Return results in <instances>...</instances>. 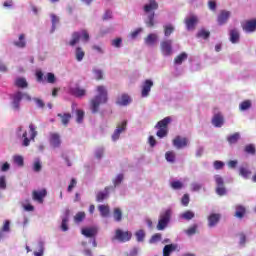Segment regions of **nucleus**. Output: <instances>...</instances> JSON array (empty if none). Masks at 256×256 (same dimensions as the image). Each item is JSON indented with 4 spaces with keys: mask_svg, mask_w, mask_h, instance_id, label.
Listing matches in <instances>:
<instances>
[{
    "mask_svg": "<svg viewBox=\"0 0 256 256\" xmlns=\"http://www.w3.org/2000/svg\"><path fill=\"white\" fill-rule=\"evenodd\" d=\"M85 217H86L85 212H78L74 216V223H83V221L85 220Z\"/></svg>",
    "mask_w": 256,
    "mask_h": 256,
    "instance_id": "44",
    "label": "nucleus"
},
{
    "mask_svg": "<svg viewBox=\"0 0 256 256\" xmlns=\"http://www.w3.org/2000/svg\"><path fill=\"white\" fill-rule=\"evenodd\" d=\"M197 227V224H194L193 226L185 230L186 235H188L189 237L195 235V233H197Z\"/></svg>",
    "mask_w": 256,
    "mask_h": 256,
    "instance_id": "47",
    "label": "nucleus"
},
{
    "mask_svg": "<svg viewBox=\"0 0 256 256\" xmlns=\"http://www.w3.org/2000/svg\"><path fill=\"white\" fill-rule=\"evenodd\" d=\"M13 45H15V47H18L19 49H25V47H27V42L25 41V34H20L18 40L13 42Z\"/></svg>",
    "mask_w": 256,
    "mask_h": 256,
    "instance_id": "25",
    "label": "nucleus"
},
{
    "mask_svg": "<svg viewBox=\"0 0 256 256\" xmlns=\"http://www.w3.org/2000/svg\"><path fill=\"white\" fill-rule=\"evenodd\" d=\"M121 43H123V39L121 38H116L114 40H112V46L116 47L117 49H119V47H121Z\"/></svg>",
    "mask_w": 256,
    "mask_h": 256,
    "instance_id": "57",
    "label": "nucleus"
},
{
    "mask_svg": "<svg viewBox=\"0 0 256 256\" xmlns=\"http://www.w3.org/2000/svg\"><path fill=\"white\" fill-rule=\"evenodd\" d=\"M172 143L176 147V149H184V147H187V145H189V139H187V137L176 136L172 140Z\"/></svg>",
    "mask_w": 256,
    "mask_h": 256,
    "instance_id": "9",
    "label": "nucleus"
},
{
    "mask_svg": "<svg viewBox=\"0 0 256 256\" xmlns=\"http://www.w3.org/2000/svg\"><path fill=\"white\" fill-rule=\"evenodd\" d=\"M75 187H77V180L75 178H72L70 184L68 185V192L71 193V191H73Z\"/></svg>",
    "mask_w": 256,
    "mask_h": 256,
    "instance_id": "56",
    "label": "nucleus"
},
{
    "mask_svg": "<svg viewBox=\"0 0 256 256\" xmlns=\"http://www.w3.org/2000/svg\"><path fill=\"white\" fill-rule=\"evenodd\" d=\"M114 221L117 223L121 222L123 219V212L121 211V208H115L113 212Z\"/></svg>",
    "mask_w": 256,
    "mask_h": 256,
    "instance_id": "34",
    "label": "nucleus"
},
{
    "mask_svg": "<svg viewBox=\"0 0 256 256\" xmlns=\"http://www.w3.org/2000/svg\"><path fill=\"white\" fill-rule=\"evenodd\" d=\"M240 138H241V135L239 134V132H236L228 136L227 141L230 145H235V143H237V141H239Z\"/></svg>",
    "mask_w": 256,
    "mask_h": 256,
    "instance_id": "33",
    "label": "nucleus"
},
{
    "mask_svg": "<svg viewBox=\"0 0 256 256\" xmlns=\"http://www.w3.org/2000/svg\"><path fill=\"white\" fill-rule=\"evenodd\" d=\"M13 109H15L16 111H19L20 107H21V101L23 100V92L18 91L16 93L13 94Z\"/></svg>",
    "mask_w": 256,
    "mask_h": 256,
    "instance_id": "11",
    "label": "nucleus"
},
{
    "mask_svg": "<svg viewBox=\"0 0 256 256\" xmlns=\"http://www.w3.org/2000/svg\"><path fill=\"white\" fill-rule=\"evenodd\" d=\"M243 30L247 31V33H253V31H256V19L246 21L243 26Z\"/></svg>",
    "mask_w": 256,
    "mask_h": 256,
    "instance_id": "22",
    "label": "nucleus"
},
{
    "mask_svg": "<svg viewBox=\"0 0 256 256\" xmlns=\"http://www.w3.org/2000/svg\"><path fill=\"white\" fill-rule=\"evenodd\" d=\"M173 251H177L176 244L165 245L163 248V256H171V253H173Z\"/></svg>",
    "mask_w": 256,
    "mask_h": 256,
    "instance_id": "26",
    "label": "nucleus"
},
{
    "mask_svg": "<svg viewBox=\"0 0 256 256\" xmlns=\"http://www.w3.org/2000/svg\"><path fill=\"white\" fill-rule=\"evenodd\" d=\"M51 21H52V31H55L58 23H59V18L57 15L52 14L51 15Z\"/></svg>",
    "mask_w": 256,
    "mask_h": 256,
    "instance_id": "50",
    "label": "nucleus"
},
{
    "mask_svg": "<svg viewBox=\"0 0 256 256\" xmlns=\"http://www.w3.org/2000/svg\"><path fill=\"white\" fill-rule=\"evenodd\" d=\"M96 91L98 94L89 101L90 110L93 114L99 113V107H101V105H105V103L109 101V93L105 86H97Z\"/></svg>",
    "mask_w": 256,
    "mask_h": 256,
    "instance_id": "1",
    "label": "nucleus"
},
{
    "mask_svg": "<svg viewBox=\"0 0 256 256\" xmlns=\"http://www.w3.org/2000/svg\"><path fill=\"white\" fill-rule=\"evenodd\" d=\"M229 17H231V12L222 10L217 18L218 25H225L229 21Z\"/></svg>",
    "mask_w": 256,
    "mask_h": 256,
    "instance_id": "13",
    "label": "nucleus"
},
{
    "mask_svg": "<svg viewBox=\"0 0 256 256\" xmlns=\"http://www.w3.org/2000/svg\"><path fill=\"white\" fill-rule=\"evenodd\" d=\"M131 237H133V233H131L130 231H123L121 229H117L112 240L119 241L120 243H127V241H131Z\"/></svg>",
    "mask_w": 256,
    "mask_h": 256,
    "instance_id": "5",
    "label": "nucleus"
},
{
    "mask_svg": "<svg viewBox=\"0 0 256 256\" xmlns=\"http://www.w3.org/2000/svg\"><path fill=\"white\" fill-rule=\"evenodd\" d=\"M70 93L74 97L81 99V97H85V95H87V90H85L79 86H76V87L70 89Z\"/></svg>",
    "mask_w": 256,
    "mask_h": 256,
    "instance_id": "16",
    "label": "nucleus"
},
{
    "mask_svg": "<svg viewBox=\"0 0 256 256\" xmlns=\"http://www.w3.org/2000/svg\"><path fill=\"white\" fill-rule=\"evenodd\" d=\"M186 59H187V53L182 52L181 54H179L174 58V63L176 65H181L183 61H186Z\"/></svg>",
    "mask_w": 256,
    "mask_h": 256,
    "instance_id": "35",
    "label": "nucleus"
},
{
    "mask_svg": "<svg viewBox=\"0 0 256 256\" xmlns=\"http://www.w3.org/2000/svg\"><path fill=\"white\" fill-rule=\"evenodd\" d=\"M14 163H16V165H18L19 167H23L24 165L23 156H14Z\"/></svg>",
    "mask_w": 256,
    "mask_h": 256,
    "instance_id": "54",
    "label": "nucleus"
},
{
    "mask_svg": "<svg viewBox=\"0 0 256 256\" xmlns=\"http://www.w3.org/2000/svg\"><path fill=\"white\" fill-rule=\"evenodd\" d=\"M15 86L19 89H27V87H29V84L27 83V80L25 78H17L15 80Z\"/></svg>",
    "mask_w": 256,
    "mask_h": 256,
    "instance_id": "29",
    "label": "nucleus"
},
{
    "mask_svg": "<svg viewBox=\"0 0 256 256\" xmlns=\"http://www.w3.org/2000/svg\"><path fill=\"white\" fill-rule=\"evenodd\" d=\"M131 103V97L127 94H122L120 98L117 99L116 104L122 107H126Z\"/></svg>",
    "mask_w": 256,
    "mask_h": 256,
    "instance_id": "23",
    "label": "nucleus"
},
{
    "mask_svg": "<svg viewBox=\"0 0 256 256\" xmlns=\"http://www.w3.org/2000/svg\"><path fill=\"white\" fill-rule=\"evenodd\" d=\"M69 215H66L62 218V223H61V230L62 231H69Z\"/></svg>",
    "mask_w": 256,
    "mask_h": 256,
    "instance_id": "42",
    "label": "nucleus"
},
{
    "mask_svg": "<svg viewBox=\"0 0 256 256\" xmlns=\"http://www.w3.org/2000/svg\"><path fill=\"white\" fill-rule=\"evenodd\" d=\"M46 77H47L46 78L47 83H51V84L55 83V81H56L55 74L48 72L46 74Z\"/></svg>",
    "mask_w": 256,
    "mask_h": 256,
    "instance_id": "52",
    "label": "nucleus"
},
{
    "mask_svg": "<svg viewBox=\"0 0 256 256\" xmlns=\"http://www.w3.org/2000/svg\"><path fill=\"white\" fill-rule=\"evenodd\" d=\"M225 167V163L219 160L214 161V169L219 171V169H223Z\"/></svg>",
    "mask_w": 256,
    "mask_h": 256,
    "instance_id": "58",
    "label": "nucleus"
},
{
    "mask_svg": "<svg viewBox=\"0 0 256 256\" xmlns=\"http://www.w3.org/2000/svg\"><path fill=\"white\" fill-rule=\"evenodd\" d=\"M50 144L52 147H61V136L58 133H52L50 135Z\"/></svg>",
    "mask_w": 256,
    "mask_h": 256,
    "instance_id": "20",
    "label": "nucleus"
},
{
    "mask_svg": "<svg viewBox=\"0 0 256 256\" xmlns=\"http://www.w3.org/2000/svg\"><path fill=\"white\" fill-rule=\"evenodd\" d=\"M29 129H30V138L27 137V131H25L22 134L23 147H29V145L31 144V141H35V138L37 137V132L35 131V126L33 124L29 125Z\"/></svg>",
    "mask_w": 256,
    "mask_h": 256,
    "instance_id": "6",
    "label": "nucleus"
},
{
    "mask_svg": "<svg viewBox=\"0 0 256 256\" xmlns=\"http://www.w3.org/2000/svg\"><path fill=\"white\" fill-rule=\"evenodd\" d=\"M216 181V193L220 197H223V195H227V189L225 188V181L223 180V177L216 175L215 176Z\"/></svg>",
    "mask_w": 256,
    "mask_h": 256,
    "instance_id": "8",
    "label": "nucleus"
},
{
    "mask_svg": "<svg viewBox=\"0 0 256 256\" xmlns=\"http://www.w3.org/2000/svg\"><path fill=\"white\" fill-rule=\"evenodd\" d=\"M245 213H247V210L244 206H236L235 217H237L238 219H243V217H245Z\"/></svg>",
    "mask_w": 256,
    "mask_h": 256,
    "instance_id": "30",
    "label": "nucleus"
},
{
    "mask_svg": "<svg viewBox=\"0 0 256 256\" xmlns=\"http://www.w3.org/2000/svg\"><path fill=\"white\" fill-rule=\"evenodd\" d=\"M104 153H105V150H103V148H99L98 150H96L95 152L96 159H102Z\"/></svg>",
    "mask_w": 256,
    "mask_h": 256,
    "instance_id": "61",
    "label": "nucleus"
},
{
    "mask_svg": "<svg viewBox=\"0 0 256 256\" xmlns=\"http://www.w3.org/2000/svg\"><path fill=\"white\" fill-rule=\"evenodd\" d=\"M109 189H113V186H107L104 189V192H98L96 195V201L101 203V201H105L107 197H109Z\"/></svg>",
    "mask_w": 256,
    "mask_h": 256,
    "instance_id": "19",
    "label": "nucleus"
},
{
    "mask_svg": "<svg viewBox=\"0 0 256 256\" xmlns=\"http://www.w3.org/2000/svg\"><path fill=\"white\" fill-rule=\"evenodd\" d=\"M165 37H171V35L175 32V26L172 24H167L163 26Z\"/></svg>",
    "mask_w": 256,
    "mask_h": 256,
    "instance_id": "32",
    "label": "nucleus"
},
{
    "mask_svg": "<svg viewBox=\"0 0 256 256\" xmlns=\"http://www.w3.org/2000/svg\"><path fill=\"white\" fill-rule=\"evenodd\" d=\"M172 189H183V183L181 181H173L171 182Z\"/></svg>",
    "mask_w": 256,
    "mask_h": 256,
    "instance_id": "55",
    "label": "nucleus"
},
{
    "mask_svg": "<svg viewBox=\"0 0 256 256\" xmlns=\"http://www.w3.org/2000/svg\"><path fill=\"white\" fill-rule=\"evenodd\" d=\"M151 87H153V82L151 80H145L142 85L141 95L142 97H149V93H151Z\"/></svg>",
    "mask_w": 256,
    "mask_h": 256,
    "instance_id": "14",
    "label": "nucleus"
},
{
    "mask_svg": "<svg viewBox=\"0 0 256 256\" xmlns=\"http://www.w3.org/2000/svg\"><path fill=\"white\" fill-rule=\"evenodd\" d=\"M33 169H34V171H35L36 173H39V171H41V162L36 161V162L34 163Z\"/></svg>",
    "mask_w": 256,
    "mask_h": 256,
    "instance_id": "64",
    "label": "nucleus"
},
{
    "mask_svg": "<svg viewBox=\"0 0 256 256\" xmlns=\"http://www.w3.org/2000/svg\"><path fill=\"white\" fill-rule=\"evenodd\" d=\"M221 221V214L212 213L208 216V227H215Z\"/></svg>",
    "mask_w": 256,
    "mask_h": 256,
    "instance_id": "15",
    "label": "nucleus"
},
{
    "mask_svg": "<svg viewBox=\"0 0 256 256\" xmlns=\"http://www.w3.org/2000/svg\"><path fill=\"white\" fill-rule=\"evenodd\" d=\"M199 20L197 19L196 16H192L188 19L185 20V23H186V27L188 29V31H192L193 29H195V25H197V22Z\"/></svg>",
    "mask_w": 256,
    "mask_h": 256,
    "instance_id": "24",
    "label": "nucleus"
},
{
    "mask_svg": "<svg viewBox=\"0 0 256 256\" xmlns=\"http://www.w3.org/2000/svg\"><path fill=\"white\" fill-rule=\"evenodd\" d=\"M123 174H118L116 176V178L113 180L114 183V187H112V189H115V187H117L118 185H121V183L123 182Z\"/></svg>",
    "mask_w": 256,
    "mask_h": 256,
    "instance_id": "48",
    "label": "nucleus"
},
{
    "mask_svg": "<svg viewBox=\"0 0 256 256\" xmlns=\"http://www.w3.org/2000/svg\"><path fill=\"white\" fill-rule=\"evenodd\" d=\"M76 115H77V118H76L77 123H83L85 112L83 110H77Z\"/></svg>",
    "mask_w": 256,
    "mask_h": 256,
    "instance_id": "49",
    "label": "nucleus"
},
{
    "mask_svg": "<svg viewBox=\"0 0 256 256\" xmlns=\"http://www.w3.org/2000/svg\"><path fill=\"white\" fill-rule=\"evenodd\" d=\"M169 221H171V210H166L160 214L157 229L158 231H163L168 225Z\"/></svg>",
    "mask_w": 256,
    "mask_h": 256,
    "instance_id": "4",
    "label": "nucleus"
},
{
    "mask_svg": "<svg viewBox=\"0 0 256 256\" xmlns=\"http://www.w3.org/2000/svg\"><path fill=\"white\" fill-rule=\"evenodd\" d=\"M239 175H241V177L244 179H249V177H251V170L247 169L246 167H240Z\"/></svg>",
    "mask_w": 256,
    "mask_h": 256,
    "instance_id": "36",
    "label": "nucleus"
},
{
    "mask_svg": "<svg viewBox=\"0 0 256 256\" xmlns=\"http://www.w3.org/2000/svg\"><path fill=\"white\" fill-rule=\"evenodd\" d=\"M223 123H225V120L223 118V115L221 113L215 114L212 118V125L214 127H223Z\"/></svg>",
    "mask_w": 256,
    "mask_h": 256,
    "instance_id": "21",
    "label": "nucleus"
},
{
    "mask_svg": "<svg viewBox=\"0 0 256 256\" xmlns=\"http://www.w3.org/2000/svg\"><path fill=\"white\" fill-rule=\"evenodd\" d=\"M47 196V190L42 189L40 191L34 190L32 192V199L38 201V203H43V199Z\"/></svg>",
    "mask_w": 256,
    "mask_h": 256,
    "instance_id": "12",
    "label": "nucleus"
},
{
    "mask_svg": "<svg viewBox=\"0 0 256 256\" xmlns=\"http://www.w3.org/2000/svg\"><path fill=\"white\" fill-rule=\"evenodd\" d=\"M157 41V35L156 34H149L145 38L146 45H155V42Z\"/></svg>",
    "mask_w": 256,
    "mask_h": 256,
    "instance_id": "37",
    "label": "nucleus"
},
{
    "mask_svg": "<svg viewBox=\"0 0 256 256\" xmlns=\"http://www.w3.org/2000/svg\"><path fill=\"white\" fill-rule=\"evenodd\" d=\"M180 217L182 219H185L186 221H191V219H193L195 217V213H193V211L188 210V211H185L184 213H182L180 215Z\"/></svg>",
    "mask_w": 256,
    "mask_h": 256,
    "instance_id": "41",
    "label": "nucleus"
},
{
    "mask_svg": "<svg viewBox=\"0 0 256 256\" xmlns=\"http://www.w3.org/2000/svg\"><path fill=\"white\" fill-rule=\"evenodd\" d=\"M240 35L238 29L230 30V41L231 43H239Z\"/></svg>",
    "mask_w": 256,
    "mask_h": 256,
    "instance_id": "28",
    "label": "nucleus"
},
{
    "mask_svg": "<svg viewBox=\"0 0 256 256\" xmlns=\"http://www.w3.org/2000/svg\"><path fill=\"white\" fill-rule=\"evenodd\" d=\"M125 129H127L126 120L122 121L120 124L117 125L114 133L112 134V140L117 141L119 137H121V134L123 133V131H125Z\"/></svg>",
    "mask_w": 256,
    "mask_h": 256,
    "instance_id": "10",
    "label": "nucleus"
},
{
    "mask_svg": "<svg viewBox=\"0 0 256 256\" xmlns=\"http://www.w3.org/2000/svg\"><path fill=\"white\" fill-rule=\"evenodd\" d=\"M36 80L38 81V83H43V72L42 71L36 72Z\"/></svg>",
    "mask_w": 256,
    "mask_h": 256,
    "instance_id": "63",
    "label": "nucleus"
},
{
    "mask_svg": "<svg viewBox=\"0 0 256 256\" xmlns=\"http://www.w3.org/2000/svg\"><path fill=\"white\" fill-rule=\"evenodd\" d=\"M165 159L168 163H173L175 161V152L168 151L165 153Z\"/></svg>",
    "mask_w": 256,
    "mask_h": 256,
    "instance_id": "45",
    "label": "nucleus"
},
{
    "mask_svg": "<svg viewBox=\"0 0 256 256\" xmlns=\"http://www.w3.org/2000/svg\"><path fill=\"white\" fill-rule=\"evenodd\" d=\"M81 233L82 235H84V237L92 238L97 236V228L95 227L82 228Z\"/></svg>",
    "mask_w": 256,
    "mask_h": 256,
    "instance_id": "18",
    "label": "nucleus"
},
{
    "mask_svg": "<svg viewBox=\"0 0 256 256\" xmlns=\"http://www.w3.org/2000/svg\"><path fill=\"white\" fill-rule=\"evenodd\" d=\"M160 49L163 55H165V57H169V55L173 54V40L171 39H167V40H163L160 43Z\"/></svg>",
    "mask_w": 256,
    "mask_h": 256,
    "instance_id": "7",
    "label": "nucleus"
},
{
    "mask_svg": "<svg viewBox=\"0 0 256 256\" xmlns=\"http://www.w3.org/2000/svg\"><path fill=\"white\" fill-rule=\"evenodd\" d=\"M84 41V43H87L89 41V32L85 29L81 30L80 32H73L72 33V39L69 41L70 47H75L79 41Z\"/></svg>",
    "mask_w": 256,
    "mask_h": 256,
    "instance_id": "3",
    "label": "nucleus"
},
{
    "mask_svg": "<svg viewBox=\"0 0 256 256\" xmlns=\"http://www.w3.org/2000/svg\"><path fill=\"white\" fill-rule=\"evenodd\" d=\"M158 241H161V234L156 233L150 238L149 243H158Z\"/></svg>",
    "mask_w": 256,
    "mask_h": 256,
    "instance_id": "53",
    "label": "nucleus"
},
{
    "mask_svg": "<svg viewBox=\"0 0 256 256\" xmlns=\"http://www.w3.org/2000/svg\"><path fill=\"white\" fill-rule=\"evenodd\" d=\"M181 203L184 207H187L189 205V194H184Z\"/></svg>",
    "mask_w": 256,
    "mask_h": 256,
    "instance_id": "59",
    "label": "nucleus"
},
{
    "mask_svg": "<svg viewBox=\"0 0 256 256\" xmlns=\"http://www.w3.org/2000/svg\"><path fill=\"white\" fill-rule=\"evenodd\" d=\"M136 241L138 243H143L145 241V231L144 230H138L135 232Z\"/></svg>",
    "mask_w": 256,
    "mask_h": 256,
    "instance_id": "40",
    "label": "nucleus"
},
{
    "mask_svg": "<svg viewBox=\"0 0 256 256\" xmlns=\"http://www.w3.org/2000/svg\"><path fill=\"white\" fill-rule=\"evenodd\" d=\"M250 108H251V101L249 100L243 101L240 104L241 111H247V109H250Z\"/></svg>",
    "mask_w": 256,
    "mask_h": 256,
    "instance_id": "51",
    "label": "nucleus"
},
{
    "mask_svg": "<svg viewBox=\"0 0 256 256\" xmlns=\"http://www.w3.org/2000/svg\"><path fill=\"white\" fill-rule=\"evenodd\" d=\"M75 57H76V61H83V59L85 58V50H83V48L81 47H76L75 49Z\"/></svg>",
    "mask_w": 256,
    "mask_h": 256,
    "instance_id": "31",
    "label": "nucleus"
},
{
    "mask_svg": "<svg viewBox=\"0 0 256 256\" xmlns=\"http://www.w3.org/2000/svg\"><path fill=\"white\" fill-rule=\"evenodd\" d=\"M58 117H60L62 125H64V127H67L69 125V121H71L72 116L71 113H59Z\"/></svg>",
    "mask_w": 256,
    "mask_h": 256,
    "instance_id": "27",
    "label": "nucleus"
},
{
    "mask_svg": "<svg viewBox=\"0 0 256 256\" xmlns=\"http://www.w3.org/2000/svg\"><path fill=\"white\" fill-rule=\"evenodd\" d=\"M139 255V248L134 247L132 248L129 253L126 254V256H137Z\"/></svg>",
    "mask_w": 256,
    "mask_h": 256,
    "instance_id": "60",
    "label": "nucleus"
},
{
    "mask_svg": "<svg viewBox=\"0 0 256 256\" xmlns=\"http://www.w3.org/2000/svg\"><path fill=\"white\" fill-rule=\"evenodd\" d=\"M211 35V32L205 30V29H201L198 33H197V37H202V39H209Z\"/></svg>",
    "mask_w": 256,
    "mask_h": 256,
    "instance_id": "46",
    "label": "nucleus"
},
{
    "mask_svg": "<svg viewBox=\"0 0 256 256\" xmlns=\"http://www.w3.org/2000/svg\"><path fill=\"white\" fill-rule=\"evenodd\" d=\"M172 119L170 116L163 118L162 120L158 121L155 125V129H158L156 135L159 139H163V137H167L169 133V124L171 123Z\"/></svg>",
    "mask_w": 256,
    "mask_h": 256,
    "instance_id": "2",
    "label": "nucleus"
},
{
    "mask_svg": "<svg viewBox=\"0 0 256 256\" xmlns=\"http://www.w3.org/2000/svg\"><path fill=\"white\" fill-rule=\"evenodd\" d=\"M244 152L247 153V155H255L256 148L255 144H248L244 147Z\"/></svg>",
    "mask_w": 256,
    "mask_h": 256,
    "instance_id": "38",
    "label": "nucleus"
},
{
    "mask_svg": "<svg viewBox=\"0 0 256 256\" xmlns=\"http://www.w3.org/2000/svg\"><path fill=\"white\" fill-rule=\"evenodd\" d=\"M159 9V3L156 0H150L148 4L144 5V12L153 13L152 11H157Z\"/></svg>",
    "mask_w": 256,
    "mask_h": 256,
    "instance_id": "17",
    "label": "nucleus"
},
{
    "mask_svg": "<svg viewBox=\"0 0 256 256\" xmlns=\"http://www.w3.org/2000/svg\"><path fill=\"white\" fill-rule=\"evenodd\" d=\"M98 209L100 211L101 217H109V206L100 205V206H98Z\"/></svg>",
    "mask_w": 256,
    "mask_h": 256,
    "instance_id": "39",
    "label": "nucleus"
},
{
    "mask_svg": "<svg viewBox=\"0 0 256 256\" xmlns=\"http://www.w3.org/2000/svg\"><path fill=\"white\" fill-rule=\"evenodd\" d=\"M0 189H7V182L5 176H0Z\"/></svg>",
    "mask_w": 256,
    "mask_h": 256,
    "instance_id": "62",
    "label": "nucleus"
},
{
    "mask_svg": "<svg viewBox=\"0 0 256 256\" xmlns=\"http://www.w3.org/2000/svg\"><path fill=\"white\" fill-rule=\"evenodd\" d=\"M147 27H155V12H151L148 15V21H146Z\"/></svg>",
    "mask_w": 256,
    "mask_h": 256,
    "instance_id": "43",
    "label": "nucleus"
}]
</instances>
